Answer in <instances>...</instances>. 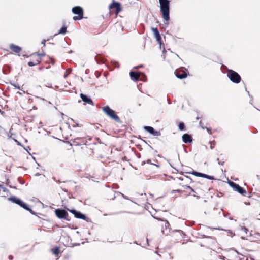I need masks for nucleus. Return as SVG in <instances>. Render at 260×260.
Instances as JSON below:
<instances>
[{
	"label": "nucleus",
	"mask_w": 260,
	"mask_h": 260,
	"mask_svg": "<svg viewBox=\"0 0 260 260\" xmlns=\"http://www.w3.org/2000/svg\"><path fill=\"white\" fill-rule=\"evenodd\" d=\"M242 230L244 231L246 233H247V231H248V229L244 226L242 228Z\"/></svg>",
	"instance_id": "obj_34"
},
{
	"label": "nucleus",
	"mask_w": 260,
	"mask_h": 260,
	"mask_svg": "<svg viewBox=\"0 0 260 260\" xmlns=\"http://www.w3.org/2000/svg\"><path fill=\"white\" fill-rule=\"evenodd\" d=\"M193 196H194V197H197V198H199V196H197V194H193Z\"/></svg>",
	"instance_id": "obj_48"
},
{
	"label": "nucleus",
	"mask_w": 260,
	"mask_h": 260,
	"mask_svg": "<svg viewBox=\"0 0 260 260\" xmlns=\"http://www.w3.org/2000/svg\"><path fill=\"white\" fill-rule=\"evenodd\" d=\"M144 129L149 133L150 134H152L153 136H158L160 135V132L159 131H157L154 129L153 127L149 126H145L144 127Z\"/></svg>",
	"instance_id": "obj_11"
},
{
	"label": "nucleus",
	"mask_w": 260,
	"mask_h": 260,
	"mask_svg": "<svg viewBox=\"0 0 260 260\" xmlns=\"http://www.w3.org/2000/svg\"><path fill=\"white\" fill-rule=\"evenodd\" d=\"M229 219H230V220H233V218L230 217V218H229Z\"/></svg>",
	"instance_id": "obj_59"
},
{
	"label": "nucleus",
	"mask_w": 260,
	"mask_h": 260,
	"mask_svg": "<svg viewBox=\"0 0 260 260\" xmlns=\"http://www.w3.org/2000/svg\"><path fill=\"white\" fill-rule=\"evenodd\" d=\"M160 11L165 21L170 19V0H159Z\"/></svg>",
	"instance_id": "obj_1"
},
{
	"label": "nucleus",
	"mask_w": 260,
	"mask_h": 260,
	"mask_svg": "<svg viewBox=\"0 0 260 260\" xmlns=\"http://www.w3.org/2000/svg\"><path fill=\"white\" fill-rule=\"evenodd\" d=\"M83 18V16L78 15L77 16H74L73 19L74 21H77L78 20H81Z\"/></svg>",
	"instance_id": "obj_26"
},
{
	"label": "nucleus",
	"mask_w": 260,
	"mask_h": 260,
	"mask_svg": "<svg viewBox=\"0 0 260 260\" xmlns=\"http://www.w3.org/2000/svg\"><path fill=\"white\" fill-rule=\"evenodd\" d=\"M216 160L218 161V164L220 165L223 166L224 164V161H220L219 158H217Z\"/></svg>",
	"instance_id": "obj_31"
},
{
	"label": "nucleus",
	"mask_w": 260,
	"mask_h": 260,
	"mask_svg": "<svg viewBox=\"0 0 260 260\" xmlns=\"http://www.w3.org/2000/svg\"><path fill=\"white\" fill-rule=\"evenodd\" d=\"M51 251L56 256H57L59 253L60 249L58 247H55L51 249Z\"/></svg>",
	"instance_id": "obj_20"
},
{
	"label": "nucleus",
	"mask_w": 260,
	"mask_h": 260,
	"mask_svg": "<svg viewBox=\"0 0 260 260\" xmlns=\"http://www.w3.org/2000/svg\"><path fill=\"white\" fill-rule=\"evenodd\" d=\"M169 226L170 224L169 222L167 220H165L164 224L162 225L161 232L164 235L166 236L172 233V231H171V229Z\"/></svg>",
	"instance_id": "obj_9"
},
{
	"label": "nucleus",
	"mask_w": 260,
	"mask_h": 260,
	"mask_svg": "<svg viewBox=\"0 0 260 260\" xmlns=\"http://www.w3.org/2000/svg\"><path fill=\"white\" fill-rule=\"evenodd\" d=\"M9 187H10V188H16V187H15V186H11V185H9Z\"/></svg>",
	"instance_id": "obj_44"
},
{
	"label": "nucleus",
	"mask_w": 260,
	"mask_h": 260,
	"mask_svg": "<svg viewBox=\"0 0 260 260\" xmlns=\"http://www.w3.org/2000/svg\"><path fill=\"white\" fill-rule=\"evenodd\" d=\"M8 200L15 203L27 211H29L32 214L35 215V212L29 207L28 205L24 203L21 199L17 198L15 196H12L8 198Z\"/></svg>",
	"instance_id": "obj_2"
},
{
	"label": "nucleus",
	"mask_w": 260,
	"mask_h": 260,
	"mask_svg": "<svg viewBox=\"0 0 260 260\" xmlns=\"http://www.w3.org/2000/svg\"><path fill=\"white\" fill-rule=\"evenodd\" d=\"M102 110L104 113L110 117L111 119L114 120L116 122H121L120 118L117 115L116 112L109 106H106L102 108Z\"/></svg>",
	"instance_id": "obj_3"
},
{
	"label": "nucleus",
	"mask_w": 260,
	"mask_h": 260,
	"mask_svg": "<svg viewBox=\"0 0 260 260\" xmlns=\"http://www.w3.org/2000/svg\"><path fill=\"white\" fill-rule=\"evenodd\" d=\"M73 127H75L76 126H79V124H77L76 125H73Z\"/></svg>",
	"instance_id": "obj_49"
},
{
	"label": "nucleus",
	"mask_w": 260,
	"mask_h": 260,
	"mask_svg": "<svg viewBox=\"0 0 260 260\" xmlns=\"http://www.w3.org/2000/svg\"><path fill=\"white\" fill-rule=\"evenodd\" d=\"M8 258L10 260H12L13 259V256L11 255H10L9 256Z\"/></svg>",
	"instance_id": "obj_37"
},
{
	"label": "nucleus",
	"mask_w": 260,
	"mask_h": 260,
	"mask_svg": "<svg viewBox=\"0 0 260 260\" xmlns=\"http://www.w3.org/2000/svg\"><path fill=\"white\" fill-rule=\"evenodd\" d=\"M11 85L14 86L15 88L21 90L20 87L19 86L16 85L15 84H11Z\"/></svg>",
	"instance_id": "obj_32"
},
{
	"label": "nucleus",
	"mask_w": 260,
	"mask_h": 260,
	"mask_svg": "<svg viewBox=\"0 0 260 260\" xmlns=\"http://www.w3.org/2000/svg\"><path fill=\"white\" fill-rule=\"evenodd\" d=\"M227 76L232 82L236 84L239 83L241 81L240 75L237 72L231 69H228Z\"/></svg>",
	"instance_id": "obj_4"
},
{
	"label": "nucleus",
	"mask_w": 260,
	"mask_h": 260,
	"mask_svg": "<svg viewBox=\"0 0 260 260\" xmlns=\"http://www.w3.org/2000/svg\"><path fill=\"white\" fill-rule=\"evenodd\" d=\"M76 140H75V141H74V142H76V143H78V142H76Z\"/></svg>",
	"instance_id": "obj_64"
},
{
	"label": "nucleus",
	"mask_w": 260,
	"mask_h": 260,
	"mask_svg": "<svg viewBox=\"0 0 260 260\" xmlns=\"http://www.w3.org/2000/svg\"><path fill=\"white\" fill-rule=\"evenodd\" d=\"M55 213L56 216L59 218L61 219H64L66 221H69L70 219L69 218V214L68 213L64 210L62 209H56L55 210Z\"/></svg>",
	"instance_id": "obj_5"
},
{
	"label": "nucleus",
	"mask_w": 260,
	"mask_h": 260,
	"mask_svg": "<svg viewBox=\"0 0 260 260\" xmlns=\"http://www.w3.org/2000/svg\"><path fill=\"white\" fill-rule=\"evenodd\" d=\"M45 42H46V40H44L42 42V44L44 46H45Z\"/></svg>",
	"instance_id": "obj_39"
},
{
	"label": "nucleus",
	"mask_w": 260,
	"mask_h": 260,
	"mask_svg": "<svg viewBox=\"0 0 260 260\" xmlns=\"http://www.w3.org/2000/svg\"><path fill=\"white\" fill-rule=\"evenodd\" d=\"M187 173H189V174H191L192 175H194V176H196L197 177H203V178H205L208 179L209 180H214V179H215L214 177L213 176H210V175H208L207 174H204V173H200V172H197V171H192V172H187Z\"/></svg>",
	"instance_id": "obj_8"
},
{
	"label": "nucleus",
	"mask_w": 260,
	"mask_h": 260,
	"mask_svg": "<svg viewBox=\"0 0 260 260\" xmlns=\"http://www.w3.org/2000/svg\"><path fill=\"white\" fill-rule=\"evenodd\" d=\"M72 12L74 14L78 15L79 16H83V14H84L83 9L80 6L74 7L72 9Z\"/></svg>",
	"instance_id": "obj_12"
},
{
	"label": "nucleus",
	"mask_w": 260,
	"mask_h": 260,
	"mask_svg": "<svg viewBox=\"0 0 260 260\" xmlns=\"http://www.w3.org/2000/svg\"><path fill=\"white\" fill-rule=\"evenodd\" d=\"M38 55H39V56H43L44 55V54H38Z\"/></svg>",
	"instance_id": "obj_46"
},
{
	"label": "nucleus",
	"mask_w": 260,
	"mask_h": 260,
	"mask_svg": "<svg viewBox=\"0 0 260 260\" xmlns=\"http://www.w3.org/2000/svg\"><path fill=\"white\" fill-rule=\"evenodd\" d=\"M40 60H36L34 61H29L28 63V65L30 67L35 66L40 63Z\"/></svg>",
	"instance_id": "obj_21"
},
{
	"label": "nucleus",
	"mask_w": 260,
	"mask_h": 260,
	"mask_svg": "<svg viewBox=\"0 0 260 260\" xmlns=\"http://www.w3.org/2000/svg\"><path fill=\"white\" fill-rule=\"evenodd\" d=\"M57 183H60V181L59 180H56V181Z\"/></svg>",
	"instance_id": "obj_51"
},
{
	"label": "nucleus",
	"mask_w": 260,
	"mask_h": 260,
	"mask_svg": "<svg viewBox=\"0 0 260 260\" xmlns=\"http://www.w3.org/2000/svg\"><path fill=\"white\" fill-rule=\"evenodd\" d=\"M109 8L111 9H114L116 14L119 13L121 11L120 4L114 1L109 5Z\"/></svg>",
	"instance_id": "obj_10"
},
{
	"label": "nucleus",
	"mask_w": 260,
	"mask_h": 260,
	"mask_svg": "<svg viewBox=\"0 0 260 260\" xmlns=\"http://www.w3.org/2000/svg\"><path fill=\"white\" fill-rule=\"evenodd\" d=\"M129 75L131 79L134 81H137L139 80L145 81L146 78L145 75L141 72L131 71Z\"/></svg>",
	"instance_id": "obj_6"
},
{
	"label": "nucleus",
	"mask_w": 260,
	"mask_h": 260,
	"mask_svg": "<svg viewBox=\"0 0 260 260\" xmlns=\"http://www.w3.org/2000/svg\"><path fill=\"white\" fill-rule=\"evenodd\" d=\"M184 151L185 152H187L186 149L184 148Z\"/></svg>",
	"instance_id": "obj_61"
},
{
	"label": "nucleus",
	"mask_w": 260,
	"mask_h": 260,
	"mask_svg": "<svg viewBox=\"0 0 260 260\" xmlns=\"http://www.w3.org/2000/svg\"><path fill=\"white\" fill-rule=\"evenodd\" d=\"M82 145V144H81V143H77V145Z\"/></svg>",
	"instance_id": "obj_55"
},
{
	"label": "nucleus",
	"mask_w": 260,
	"mask_h": 260,
	"mask_svg": "<svg viewBox=\"0 0 260 260\" xmlns=\"http://www.w3.org/2000/svg\"><path fill=\"white\" fill-rule=\"evenodd\" d=\"M62 190H63L64 192H68V190L67 189H62Z\"/></svg>",
	"instance_id": "obj_42"
},
{
	"label": "nucleus",
	"mask_w": 260,
	"mask_h": 260,
	"mask_svg": "<svg viewBox=\"0 0 260 260\" xmlns=\"http://www.w3.org/2000/svg\"><path fill=\"white\" fill-rule=\"evenodd\" d=\"M10 48L15 53H19L22 50L21 47L11 44L10 45Z\"/></svg>",
	"instance_id": "obj_19"
},
{
	"label": "nucleus",
	"mask_w": 260,
	"mask_h": 260,
	"mask_svg": "<svg viewBox=\"0 0 260 260\" xmlns=\"http://www.w3.org/2000/svg\"><path fill=\"white\" fill-rule=\"evenodd\" d=\"M80 139H81V138H76L75 139V140H80Z\"/></svg>",
	"instance_id": "obj_47"
},
{
	"label": "nucleus",
	"mask_w": 260,
	"mask_h": 260,
	"mask_svg": "<svg viewBox=\"0 0 260 260\" xmlns=\"http://www.w3.org/2000/svg\"><path fill=\"white\" fill-rule=\"evenodd\" d=\"M142 67V65H140V66H139L138 67H134V68L138 69V68H141Z\"/></svg>",
	"instance_id": "obj_41"
},
{
	"label": "nucleus",
	"mask_w": 260,
	"mask_h": 260,
	"mask_svg": "<svg viewBox=\"0 0 260 260\" xmlns=\"http://www.w3.org/2000/svg\"><path fill=\"white\" fill-rule=\"evenodd\" d=\"M202 121H200V122H199V125L201 126V128L202 129H206L207 131H208V133L209 134H211L212 133H211V129L207 127H205V126H202Z\"/></svg>",
	"instance_id": "obj_25"
},
{
	"label": "nucleus",
	"mask_w": 260,
	"mask_h": 260,
	"mask_svg": "<svg viewBox=\"0 0 260 260\" xmlns=\"http://www.w3.org/2000/svg\"><path fill=\"white\" fill-rule=\"evenodd\" d=\"M247 92H248V93L249 95V96H250V94H249V91H248Z\"/></svg>",
	"instance_id": "obj_63"
},
{
	"label": "nucleus",
	"mask_w": 260,
	"mask_h": 260,
	"mask_svg": "<svg viewBox=\"0 0 260 260\" xmlns=\"http://www.w3.org/2000/svg\"><path fill=\"white\" fill-rule=\"evenodd\" d=\"M229 184L230 185V186H231L233 189L235 188V187L237 184V183H236L233 181H229Z\"/></svg>",
	"instance_id": "obj_29"
},
{
	"label": "nucleus",
	"mask_w": 260,
	"mask_h": 260,
	"mask_svg": "<svg viewBox=\"0 0 260 260\" xmlns=\"http://www.w3.org/2000/svg\"><path fill=\"white\" fill-rule=\"evenodd\" d=\"M168 102L169 104H170L171 103V102L169 100H168Z\"/></svg>",
	"instance_id": "obj_53"
},
{
	"label": "nucleus",
	"mask_w": 260,
	"mask_h": 260,
	"mask_svg": "<svg viewBox=\"0 0 260 260\" xmlns=\"http://www.w3.org/2000/svg\"><path fill=\"white\" fill-rule=\"evenodd\" d=\"M68 210L70 211L71 213H72L74 216L78 219H81L84 220H86L87 221H88L89 218L86 216V215L83 213H82L81 212L77 211L75 209H68Z\"/></svg>",
	"instance_id": "obj_7"
},
{
	"label": "nucleus",
	"mask_w": 260,
	"mask_h": 260,
	"mask_svg": "<svg viewBox=\"0 0 260 260\" xmlns=\"http://www.w3.org/2000/svg\"><path fill=\"white\" fill-rule=\"evenodd\" d=\"M95 59L97 63H99L100 62H104V58H102L101 56H99L98 55H96Z\"/></svg>",
	"instance_id": "obj_23"
},
{
	"label": "nucleus",
	"mask_w": 260,
	"mask_h": 260,
	"mask_svg": "<svg viewBox=\"0 0 260 260\" xmlns=\"http://www.w3.org/2000/svg\"><path fill=\"white\" fill-rule=\"evenodd\" d=\"M234 189L239 192L240 194L245 196V194L247 193L246 191L241 186H240L239 184H237L235 187Z\"/></svg>",
	"instance_id": "obj_18"
},
{
	"label": "nucleus",
	"mask_w": 260,
	"mask_h": 260,
	"mask_svg": "<svg viewBox=\"0 0 260 260\" xmlns=\"http://www.w3.org/2000/svg\"><path fill=\"white\" fill-rule=\"evenodd\" d=\"M67 32V27L63 26L58 31V34H64Z\"/></svg>",
	"instance_id": "obj_22"
},
{
	"label": "nucleus",
	"mask_w": 260,
	"mask_h": 260,
	"mask_svg": "<svg viewBox=\"0 0 260 260\" xmlns=\"http://www.w3.org/2000/svg\"><path fill=\"white\" fill-rule=\"evenodd\" d=\"M80 98H81L82 100L84 102H85L86 103H88V104H90L93 106L94 105L92 99L90 97L87 96V95L84 94L83 93H81Z\"/></svg>",
	"instance_id": "obj_15"
},
{
	"label": "nucleus",
	"mask_w": 260,
	"mask_h": 260,
	"mask_svg": "<svg viewBox=\"0 0 260 260\" xmlns=\"http://www.w3.org/2000/svg\"><path fill=\"white\" fill-rule=\"evenodd\" d=\"M41 99L42 100H43V101H44V100H45V99H43V98H41Z\"/></svg>",
	"instance_id": "obj_60"
},
{
	"label": "nucleus",
	"mask_w": 260,
	"mask_h": 260,
	"mask_svg": "<svg viewBox=\"0 0 260 260\" xmlns=\"http://www.w3.org/2000/svg\"><path fill=\"white\" fill-rule=\"evenodd\" d=\"M174 73L176 77L180 79H184L188 76V73L187 72L178 70H176Z\"/></svg>",
	"instance_id": "obj_13"
},
{
	"label": "nucleus",
	"mask_w": 260,
	"mask_h": 260,
	"mask_svg": "<svg viewBox=\"0 0 260 260\" xmlns=\"http://www.w3.org/2000/svg\"><path fill=\"white\" fill-rule=\"evenodd\" d=\"M179 179V180H183V178H181V177H180Z\"/></svg>",
	"instance_id": "obj_57"
},
{
	"label": "nucleus",
	"mask_w": 260,
	"mask_h": 260,
	"mask_svg": "<svg viewBox=\"0 0 260 260\" xmlns=\"http://www.w3.org/2000/svg\"><path fill=\"white\" fill-rule=\"evenodd\" d=\"M17 93H18V94H19V95H22V94L21 92H17Z\"/></svg>",
	"instance_id": "obj_52"
},
{
	"label": "nucleus",
	"mask_w": 260,
	"mask_h": 260,
	"mask_svg": "<svg viewBox=\"0 0 260 260\" xmlns=\"http://www.w3.org/2000/svg\"><path fill=\"white\" fill-rule=\"evenodd\" d=\"M178 128L180 131H184L185 129V124L183 122H180L178 124Z\"/></svg>",
	"instance_id": "obj_24"
},
{
	"label": "nucleus",
	"mask_w": 260,
	"mask_h": 260,
	"mask_svg": "<svg viewBox=\"0 0 260 260\" xmlns=\"http://www.w3.org/2000/svg\"><path fill=\"white\" fill-rule=\"evenodd\" d=\"M0 188H2L3 191L5 192H8L9 191L7 188L4 187L3 185H2V187H0Z\"/></svg>",
	"instance_id": "obj_30"
},
{
	"label": "nucleus",
	"mask_w": 260,
	"mask_h": 260,
	"mask_svg": "<svg viewBox=\"0 0 260 260\" xmlns=\"http://www.w3.org/2000/svg\"><path fill=\"white\" fill-rule=\"evenodd\" d=\"M52 179H53L54 181H56V180H56V178H55V177H52Z\"/></svg>",
	"instance_id": "obj_45"
},
{
	"label": "nucleus",
	"mask_w": 260,
	"mask_h": 260,
	"mask_svg": "<svg viewBox=\"0 0 260 260\" xmlns=\"http://www.w3.org/2000/svg\"><path fill=\"white\" fill-rule=\"evenodd\" d=\"M210 143H211L210 148L211 149H213L215 147V142L214 141L213 142H210Z\"/></svg>",
	"instance_id": "obj_33"
},
{
	"label": "nucleus",
	"mask_w": 260,
	"mask_h": 260,
	"mask_svg": "<svg viewBox=\"0 0 260 260\" xmlns=\"http://www.w3.org/2000/svg\"><path fill=\"white\" fill-rule=\"evenodd\" d=\"M183 187L185 188V189H190V190L192 192H195V191L191 187H190V186H188V185H183Z\"/></svg>",
	"instance_id": "obj_27"
},
{
	"label": "nucleus",
	"mask_w": 260,
	"mask_h": 260,
	"mask_svg": "<svg viewBox=\"0 0 260 260\" xmlns=\"http://www.w3.org/2000/svg\"><path fill=\"white\" fill-rule=\"evenodd\" d=\"M199 118H199V117H197L196 118V119H197V120H198V119H199Z\"/></svg>",
	"instance_id": "obj_58"
},
{
	"label": "nucleus",
	"mask_w": 260,
	"mask_h": 260,
	"mask_svg": "<svg viewBox=\"0 0 260 260\" xmlns=\"http://www.w3.org/2000/svg\"><path fill=\"white\" fill-rule=\"evenodd\" d=\"M183 233V232L181 230H174L172 231V236H174L176 234V240H180L182 238V234Z\"/></svg>",
	"instance_id": "obj_16"
},
{
	"label": "nucleus",
	"mask_w": 260,
	"mask_h": 260,
	"mask_svg": "<svg viewBox=\"0 0 260 260\" xmlns=\"http://www.w3.org/2000/svg\"><path fill=\"white\" fill-rule=\"evenodd\" d=\"M72 52H73V51L71 50L69 51V53H72Z\"/></svg>",
	"instance_id": "obj_56"
},
{
	"label": "nucleus",
	"mask_w": 260,
	"mask_h": 260,
	"mask_svg": "<svg viewBox=\"0 0 260 260\" xmlns=\"http://www.w3.org/2000/svg\"><path fill=\"white\" fill-rule=\"evenodd\" d=\"M9 182V180H8V179H7V184H8Z\"/></svg>",
	"instance_id": "obj_54"
},
{
	"label": "nucleus",
	"mask_w": 260,
	"mask_h": 260,
	"mask_svg": "<svg viewBox=\"0 0 260 260\" xmlns=\"http://www.w3.org/2000/svg\"><path fill=\"white\" fill-rule=\"evenodd\" d=\"M152 30L155 37L156 40L160 44V47H161V45L162 44V43L161 41V37L158 29L157 28H152Z\"/></svg>",
	"instance_id": "obj_14"
},
{
	"label": "nucleus",
	"mask_w": 260,
	"mask_h": 260,
	"mask_svg": "<svg viewBox=\"0 0 260 260\" xmlns=\"http://www.w3.org/2000/svg\"><path fill=\"white\" fill-rule=\"evenodd\" d=\"M182 141L185 143H190L192 141V136L188 134H184L182 136Z\"/></svg>",
	"instance_id": "obj_17"
},
{
	"label": "nucleus",
	"mask_w": 260,
	"mask_h": 260,
	"mask_svg": "<svg viewBox=\"0 0 260 260\" xmlns=\"http://www.w3.org/2000/svg\"><path fill=\"white\" fill-rule=\"evenodd\" d=\"M155 218L158 219V220H159L163 221V220L162 219L160 218H156V217H155Z\"/></svg>",
	"instance_id": "obj_43"
},
{
	"label": "nucleus",
	"mask_w": 260,
	"mask_h": 260,
	"mask_svg": "<svg viewBox=\"0 0 260 260\" xmlns=\"http://www.w3.org/2000/svg\"><path fill=\"white\" fill-rule=\"evenodd\" d=\"M222 67L224 69H225L226 70V71H228V69H229L226 66H224V65H222Z\"/></svg>",
	"instance_id": "obj_38"
},
{
	"label": "nucleus",
	"mask_w": 260,
	"mask_h": 260,
	"mask_svg": "<svg viewBox=\"0 0 260 260\" xmlns=\"http://www.w3.org/2000/svg\"><path fill=\"white\" fill-rule=\"evenodd\" d=\"M182 192V190H181L180 189H177V190H173V192Z\"/></svg>",
	"instance_id": "obj_36"
},
{
	"label": "nucleus",
	"mask_w": 260,
	"mask_h": 260,
	"mask_svg": "<svg viewBox=\"0 0 260 260\" xmlns=\"http://www.w3.org/2000/svg\"><path fill=\"white\" fill-rule=\"evenodd\" d=\"M229 184L230 185V186H231L233 189L235 188V187L237 184V183H236L233 181H229Z\"/></svg>",
	"instance_id": "obj_28"
},
{
	"label": "nucleus",
	"mask_w": 260,
	"mask_h": 260,
	"mask_svg": "<svg viewBox=\"0 0 260 260\" xmlns=\"http://www.w3.org/2000/svg\"><path fill=\"white\" fill-rule=\"evenodd\" d=\"M147 163H148V164H151V165H153L156 166L157 167H158V165H155V164H154L151 163V160H150V159H148V160H147Z\"/></svg>",
	"instance_id": "obj_35"
},
{
	"label": "nucleus",
	"mask_w": 260,
	"mask_h": 260,
	"mask_svg": "<svg viewBox=\"0 0 260 260\" xmlns=\"http://www.w3.org/2000/svg\"><path fill=\"white\" fill-rule=\"evenodd\" d=\"M36 175V176H39V175H40V174H39V173H36V175Z\"/></svg>",
	"instance_id": "obj_50"
},
{
	"label": "nucleus",
	"mask_w": 260,
	"mask_h": 260,
	"mask_svg": "<svg viewBox=\"0 0 260 260\" xmlns=\"http://www.w3.org/2000/svg\"><path fill=\"white\" fill-rule=\"evenodd\" d=\"M186 178H187V179L188 180H189L190 182H192V180L191 178H190L189 177H188V176H186Z\"/></svg>",
	"instance_id": "obj_40"
},
{
	"label": "nucleus",
	"mask_w": 260,
	"mask_h": 260,
	"mask_svg": "<svg viewBox=\"0 0 260 260\" xmlns=\"http://www.w3.org/2000/svg\"><path fill=\"white\" fill-rule=\"evenodd\" d=\"M67 77V75H64V78H66Z\"/></svg>",
	"instance_id": "obj_62"
}]
</instances>
